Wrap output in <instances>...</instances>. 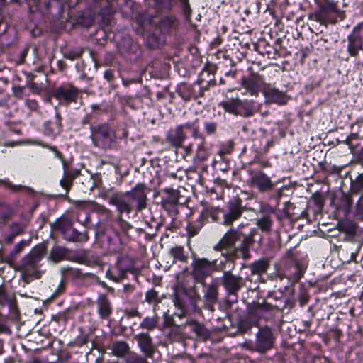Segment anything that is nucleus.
Returning <instances> with one entry per match:
<instances>
[{
  "mask_svg": "<svg viewBox=\"0 0 363 363\" xmlns=\"http://www.w3.org/2000/svg\"><path fill=\"white\" fill-rule=\"evenodd\" d=\"M252 242L251 235H247L234 229H230L223 235L215 248L218 250L225 248L229 250H240L244 255Z\"/></svg>",
  "mask_w": 363,
  "mask_h": 363,
  "instance_id": "obj_1",
  "label": "nucleus"
},
{
  "mask_svg": "<svg viewBox=\"0 0 363 363\" xmlns=\"http://www.w3.org/2000/svg\"><path fill=\"white\" fill-rule=\"evenodd\" d=\"M90 130V138L96 147L106 150L113 147L116 136L114 130L108 124L101 123L93 125L91 126Z\"/></svg>",
  "mask_w": 363,
  "mask_h": 363,
  "instance_id": "obj_2",
  "label": "nucleus"
},
{
  "mask_svg": "<svg viewBox=\"0 0 363 363\" xmlns=\"http://www.w3.org/2000/svg\"><path fill=\"white\" fill-rule=\"evenodd\" d=\"M97 210L102 213H109V211L103 206H98Z\"/></svg>",
  "mask_w": 363,
  "mask_h": 363,
  "instance_id": "obj_64",
  "label": "nucleus"
},
{
  "mask_svg": "<svg viewBox=\"0 0 363 363\" xmlns=\"http://www.w3.org/2000/svg\"><path fill=\"white\" fill-rule=\"evenodd\" d=\"M274 342V335L272 328L268 326L259 328L255 339L257 352H266L273 347Z\"/></svg>",
  "mask_w": 363,
  "mask_h": 363,
  "instance_id": "obj_6",
  "label": "nucleus"
},
{
  "mask_svg": "<svg viewBox=\"0 0 363 363\" xmlns=\"http://www.w3.org/2000/svg\"><path fill=\"white\" fill-rule=\"evenodd\" d=\"M129 193L128 196L131 201L134 200L137 203V208L138 211L142 210L145 207L146 205V193H145V185L144 184L139 183L135 185L131 191H126Z\"/></svg>",
  "mask_w": 363,
  "mask_h": 363,
  "instance_id": "obj_15",
  "label": "nucleus"
},
{
  "mask_svg": "<svg viewBox=\"0 0 363 363\" xmlns=\"http://www.w3.org/2000/svg\"><path fill=\"white\" fill-rule=\"evenodd\" d=\"M337 0H325L324 4L320 6V11L317 13L316 18L318 21L324 19V13L326 12L337 13Z\"/></svg>",
  "mask_w": 363,
  "mask_h": 363,
  "instance_id": "obj_23",
  "label": "nucleus"
},
{
  "mask_svg": "<svg viewBox=\"0 0 363 363\" xmlns=\"http://www.w3.org/2000/svg\"><path fill=\"white\" fill-rule=\"evenodd\" d=\"M301 276H302V273L299 271V269L298 267H296V273L294 275V281H298V279H300Z\"/></svg>",
  "mask_w": 363,
  "mask_h": 363,
  "instance_id": "obj_62",
  "label": "nucleus"
},
{
  "mask_svg": "<svg viewBox=\"0 0 363 363\" xmlns=\"http://www.w3.org/2000/svg\"><path fill=\"white\" fill-rule=\"evenodd\" d=\"M213 261L216 262L217 269H216L215 271L222 270L225 267V264H227L228 262L226 257H223L219 262L218 259H213Z\"/></svg>",
  "mask_w": 363,
  "mask_h": 363,
  "instance_id": "obj_53",
  "label": "nucleus"
},
{
  "mask_svg": "<svg viewBox=\"0 0 363 363\" xmlns=\"http://www.w3.org/2000/svg\"><path fill=\"white\" fill-rule=\"evenodd\" d=\"M38 262L30 259L25 257L23 259L22 270L26 279H37L39 277V272L38 270Z\"/></svg>",
  "mask_w": 363,
  "mask_h": 363,
  "instance_id": "obj_20",
  "label": "nucleus"
},
{
  "mask_svg": "<svg viewBox=\"0 0 363 363\" xmlns=\"http://www.w3.org/2000/svg\"><path fill=\"white\" fill-rule=\"evenodd\" d=\"M173 301L175 307L181 310V313L178 314V316L181 318L184 315L185 304L177 294Z\"/></svg>",
  "mask_w": 363,
  "mask_h": 363,
  "instance_id": "obj_42",
  "label": "nucleus"
},
{
  "mask_svg": "<svg viewBox=\"0 0 363 363\" xmlns=\"http://www.w3.org/2000/svg\"><path fill=\"white\" fill-rule=\"evenodd\" d=\"M350 191L352 194H363V174H359L355 179H351Z\"/></svg>",
  "mask_w": 363,
  "mask_h": 363,
  "instance_id": "obj_29",
  "label": "nucleus"
},
{
  "mask_svg": "<svg viewBox=\"0 0 363 363\" xmlns=\"http://www.w3.org/2000/svg\"><path fill=\"white\" fill-rule=\"evenodd\" d=\"M193 145L191 143L189 145L184 147L186 152L190 154L192 152Z\"/></svg>",
  "mask_w": 363,
  "mask_h": 363,
  "instance_id": "obj_63",
  "label": "nucleus"
},
{
  "mask_svg": "<svg viewBox=\"0 0 363 363\" xmlns=\"http://www.w3.org/2000/svg\"><path fill=\"white\" fill-rule=\"evenodd\" d=\"M45 251V248L44 245H39L35 246L31 252L26 256L28 258H30V259L37 261L39 262V261L43 257L44 253Z\"/></svg>",
  "mask_w": 363,
  "mask_h": 363,
  "instance_id": "obj_32",
  "label": "nucleus"
},
{
  "mask_svg": "<svg viewBox=\"0 0 363 363\" xmlns=\"http://www.w3.org/2000/svg\"><path fill=\"white\" fill-rule=\"evenodd\" d=\"M55 96L57 99H64L67 103L75 100L77 96V89L73 86L69 88L58 87L55 90Z\"/></svg>",
  "mask_w": 363,
  "mask_h": 363,
  "instance_id": "obj_21",
  "label": "nucleus"
},
{
  "mask_svg": "<svg viewBox=\"0 0 363 363\" xmlns=\"http://www.w3.org/2000/svg\"><path fill=\"white\" fill-rule=\"evenodd\" d=\"M199 119H196L195 121L192 122H186L183 124L178 125L179 127H182V130L184 131L186 129H189L190 130H192L197 125Z\"/></svg>",
  "mask_w": 363,
  "mask_h": 363,
  "instance_id": "obj_51",
  "label": "nucleus"
},
{
  "mask_svg": "<svg viewBox=\"0 0 363 363\" xmlns=\"http://www.w3.org/2000/svg\"><path fill=\"white\" fill-rule=\"evenodd\" d=\"M158 320L159 318L157 315L152 317L147 316L143 318L142 322L140 323L139 327L149 331L152 330L157 326Z\"/></svg>",
  "mask_w": 363,
  "mask_h": 363,
  "instance_id": "obj_27",
  "label": "nucleus"
},
{
  "mask_svg": "<svg viewBox=\"0 0 363 363\" xmlns=\"http://www.w3.org/2000/svg\"><path fill=\"white\" fill-rule=\"evenodd\" d=\"M14 296L12 293H8L4 286L0 285V308L11 303L14 300Z\"/></svg>",
  "mask_w": 363,
  "mask_h": 363,
  "instance_id": "obj_30",
  "label": "nucleus"
},
{
  "mask_svg": "<svg viewBox=\"0 0 363 363\" xmlns=\"http://www.w3.org/2000/svg\"><path fill=\"white\" fill-rule=\"evenodd\" d=\"M204 297L210 304H213L218 299V286L216 284H211L206 286Z\"/></svg>",
  "mask_w": 363,
  "mask_h": 363,
  "instance_id": "obj_24",
  "label": "nucleus"
},
{
  "mask_svg": "<svg viewBox=\"0 0 363 363\" xmlns=\"http://www.w3.org/2000/svg\"><path fill=\"white\" fill-rule=\"evenodd\" d=\"M88 239L86 234L81 233L75 229H72L71 240L74 241H85Z\"/></svg>",
  "mask_w": 363,
  "mask_h": 363,
  "instance_id": "obj_43",
  "label": "nucleus"
},
{
  "mask_svg": "<svg viewBox=\"0 0 363 363\" xmlns=\"http://www.w3.org/2000/svg\"><path fill=\"white\" fill-rule=\"evenodd\" d=\"M265 84L262 79L259 77L249 79L243 78L242 79V85L243 88L252 96H257L259 89L262 88Z\"/></svg>",
  "mask_w": 363,
  "mask_h": 363,
  "instance_id": "obj_19",
  "label": "nucleus"
},
{
  "mask_svg": "<svg viewBox=\"0 0 363 363\" xmlns=\"http://www.w3.org/2000/svg\"><path fill=\"white\" fill-rule=\"evenodd\" d=\"M186 326H189L191 330L194 333L197 337L207 338L209 335L208 330L206 329L203 325L199 323L196 320H187L185 323L178 325H174L172 328V332L175 333H182L183 330H185Z\"/></svg>",
  "mask_w": 363,
  "mask_h": 363,
  "instance_id": "obj_12",
  "label": "nucleus"
},
{
  "mask_svg": "<svg viewBox=\"0 0 363 363\" xmlns=\"http://www.w3.org/2000/svg\"><path fill=\"white\" fill-rule=\"evenodd\" d=\"M81 54L82 52L80 51H69L65 55V57L70 60H74L79 57Z\"/></svg>",
  "mask_w": 363,
  "mask_h": 363,
  "instance_id": "obj_55",
  "label": "nucleus"
},
{
  "mask_svg": "<svg viewBox=\"0 0 363 363\" xmlns=\"http://www.w3.org/2000/svg\"><path fill=\"white\" fill-rule=\"evenodd\" d=\"M249 184L250 186L257 189L260 192L269 191L274 186V183L270 177L262 171L252 174Z\"/></svg>",
  "mask_w": 363,
  "mask_h": 363,
  "instance_id": "obj_9",
  "label": "nucleus"
},
{
  "mask_svg": "<svg viewBox=\"0 0 363 363\" xmlns=\"http://www.w3.org/2000/svg\"><path fill=\"white\" fill-rule=\"evenodd\" d=\"M6 306H9V313L13 318L17 319L18 316V312L16 303V298L14 297V300H13L11 303H7Z\"/></svg>",
  "mask_w": 363,
  "mask_h": 363,
  "instance_id": "obj_45",
  "label": "nucleus"
},
{
  "mask_svg": "<svg viewBox=\"0 0 363 363\" xmlns=\"http://www.w3.org/2000/svg\"><path fill=\"white\" fill-rule=\"evenodd\" d=\"M222 279L223 286L229 294H235L241 287L242 278L233 274L230 271L223 272Z\"/></svg>",
  "mask_w": 363,
  "mask_h": 363,
  "instance_id": "obj_16",
  "label": "nucleus"
},
{
  "mask_svg": "<svg viewBox=\"0 0 363 363\" xmlns=\"http://www.w3.org/2000/svg\"><path fill=\"white\" fill-rule=\"evenodd\" d=\"M68 254L69 252L67 249L62 247H55L50 251V259L57 262L66 259Z\"/></svg>",
  "mask_w": 363,
  "mask_h": 363,
  "instance_id": "obj_26",
  "label": "nucleus"
},
{
  "mask_svg": "<svg viewBox=\"0 0 363 363\" xmlns=\"http://www.w3.org/2000/svg\"><path fill=\"white\" fill-rule=\"evenodd\" d=\"M242 213L241 200L238 198L233 199L229 201L228 210L223 214V224L231 225L241 216Z\"/></svg>",
  "mask_w": 363,
  "mask_h": 363,
  "instance_id": "obj_11",
  "label": "nucleus"
},
{
  "mask_svg": "<svg viewBox=\"0 0 363 363\" xmlns=\"http://www.w3.org/2000/svg\"><path fill=\"white\" fill-rule=\"evenodd\" d=\"M163 318H164V324L166 325H171L173 324V319L167 313H164L163 314Z\"/></svg>",
  "mask_w": 363,
  "mask_h": 363,
  "instance_id": "obj_56",
  "label": "nucleus"
},
{
  "mask_svg": "<svg viewBox=\"0 0 363 363\" xmlns=\"http://www.w3.org/2000/svg\"><path fill=\"white\" fill-rule=\"evenodd\" d=\"M268 267V264L264 260L255 262L252 265V271L254 273L259 274L264 272Z\"/></svg>",
  "mask_w": 363,
  "mask_h": 363,
  "instance_id": "obj_37",
  "label": "nucleus"
},
{
  "mask_svg": "<svg viewBox=\"0 0 363 363\" xmlns=\"http://www.w3.org/2000/svg\"><path fill=\"white\" fill-rule=\"evenodd\" d=\"M125 259H118L115 267L106 272V277L116 282H120L125 277L128 272L132 271V267L126 264Z\"/></svg>",
  "mask_w": 363,
  "mask_h": 363,
  "instance_id": "obj_13",
  "label": "nucleus"
},
{
  "mask_svg": "<svg viewBox=\"0 0 363 363\" xmlns=\"http://www.w3.org/2000/svg\"><path fill=\"white\" fill-rule=\"evenodd\" d=\"M166 196L162 198V204L164 208L176 206L179 202V194L172 189H165Z\"/></svg>",
  "mask_w": 363,
  "mask_h": 363,
  "instance_id": "obj_22",
  "label": "nucleus"
},
{
  "mask_svg": "<svg viewBox=\"0 0 363 363\" xmlns=\"http://www.w3.org/2000/svg\"><path fill=\"white\" fill-rule=\"evenodd\" d=\"M171 256L173 257L174 261L178 260L180 262H185L187 257L184 255V248L182 247H175L170 250Z\"/></svg>",
  "mask_w": 363,
  "mask_h": 363,
  "instance_id": "obj_35",
  "label": "nucleus"
},
{
  "mask_svg": "<svg viewBox=\"0 0 363 363\" xmlns=\"http://www.w3.org/2000/svg\"><path fill=\"white\" fill-rule=\"evenodd\" d=\"M0 333L5 334H11V330L9 328L6 322V317L0 313Z\"/></svg>",
  "mask_w": 363,
  "mask_h": 363,
  "instance_id": "obj_44",
  "label": "nucleus"
},
{
  "mask_svg": "<svg viewBox=\"0 0 363 363\" xmlns=\"http://www.w3.org/2000/svg\"><path fill=\"white\" fill-rule=\"evenodd\" d=\"M204 128L207 134H213L217 128V124L214 122H206L204 124Z\"/></svg>",
  "mask_w": 363,
  "mask_h": 363,
  "instance_id": "obj_50",
  "label": "nucleus"
},
{
  "mask_svg": "<svg viewBox=\"0 0 363 363\" xmlns=\"http://www.w3.org/2000/svg\"><path fill=\"white\" fill-rule=\"evenodd\" d=\"M192 137L197 143H206L205 138L199 132V128L196 125L192 130Z\"/></svg>",
  "mask_w": 363,
  "mask_h": 363,
  "instance_id": "obj_47",
  "label": "nucleus"
},
{
  "mask_svg": "<svg viewBox=\"0 0 363 363\" xmlns=\"http://www.w3.org/2000/svg\"><path fill=\"white\" fill-rule=\"evenodd\" d=\"M72 221L67 218H61L56 221L55 228L65 234L72 227Z\"/></svg>",
  "mask_w": 363,
  "mask_h": 363,
  "instance_id": "obj_36",
  "label": "nucleus"
},
{
  "mask_svg": "<svg viewBox=\"0 0 363 363\" xmlns=\"http://www.w3.org/2000/svg\"><path fill=\"white\" fill-rule=\"evenodd\" d=\"M352 203V200L350 194L347 193H342L341 198V206L344 208L346 211H349Z\"/></svg>",
  "mask_w": 363,
  "mask_h": 363,
  "instance_id": "obj_39",
  "label": "nucleus"
},
{
  "mask_svg": "<svg viewBox=\"0 0 363 363\" xmlns=\"http://www.w3.org/2000/svg\"><path fill=\"white\" fill-rule=\"evenodd\" d=\"M0 213L3 218H6L10 214V208L7 205L0 204Z\"/></svg>",
  "mask_w": 363,
  "mask_h": 363,
  "instance_id": "obj_54",
  "label": "nucleus"
},
{
  "mask_svg": "<svg viewBox=\"0 0 363 363\" xmlns=\"http://www.w3.org/2000/svg\"><path fill=\"white\" fill-rule=\"evenodd\" d=\"M187 135L184 131L182 130V127L177 125L174 128H171L166 137L168 143L174 147H182L183 142L186 139Z\"/></svg>",
  "mask_w": 363,
  "mask_h": 363,
  "instance_id": "obj_17",
  "label": "nucleus"
},
{
  "mask_svg": "<svg viewBox=\"0 0 363 363\" xmlns=\"http://www.w3.org/2000/svg\"><path fill=\"white\" fill-rule=\"evenodd\" d=\"M191 274L198 282H203L216 268V261H209L206 258L194 259L192 264Z\"/></svg>",
  "mask_w": 363,
  "mask_h": 363,
  "instance_id": "obj_4",
  "label": "nucleus"
},
{
  "mask_svg": "<svg viewBox=\"0 0 363 363\" xmlns=\"http://www.w3.org/2000/svg\"><path fill=\"white\" fill-rule=\"evenodd\" d=\"M157 300V292L155 290H149L145 294V301L149 303H153Z\"/></svg>",
  "mask_w": 363,
  "mask_h": 363,
  "instance_id": "obj_46",
  "label": "nucleus"
},
{
  "mask_svg": "<svg viewBox=\"0 0 363 363\" xmlns=\"http://www.w3.org/2000/svg\"><path fill=\"white\" fill-rule=\"evenodd\" d=\"M14 96L18 99L23 97V88L20 86H14L12 88Z\"/></svg>",
  "mask_w": 363,
  "mask_h": 363,
  "instance_id": "obj_52",
  "label": "nucleus"
},
{
  "mask_svg": "<svg viewBox=\"0 0 363 363\" xmlns=\"http://www.w3.org/2000/svg\"><path fill=\"white\" fill-rule=\"evenodd\" d=\"M117 222L123 233H128V231L131 228L130 223L123 220L121 216L118 218Z\"/></svg>",
  "mask_w": 363,
  "mask_h": 363,
  "instance_id": "obj_49",
  "label": "nucleus"
},
{
  "mask_svg": "<svg viewBox=\"0 0 363 363\" xmlns=\"http://www.w3.org/2000/svg\"><path fill=\"white\" fill-rule=\"evenodd\" d=\"M71 183L70 179H65L60 181V184L65 189H67Z\"/></svg>",
  "mask_w": 363,
  "mask_h": 363,
  "instance_id": "obj_60",
  "label": "nucleus"
},
{
  "mask_svg": "<svg viewBox=\"0 0 363 363\" xmlns=\"http://www.w3.org/2000/svg\"><path fill=\"white\" fill-rule=\"evenodd\" d=\"M129 193H117L111 196L108 202L116 207L117 211L121 215L125 213L130 214L132 211L131 199L128 196Z\"/></svg>",
  "mask_w": 363,
  "mask_h": 363,
  "instance_id": "obj_10",
  "label": "nucleus"
},
{
  "mask_svg": "<svg viewBox=\"0 0 363 363\" xmlns=\"http://www.w3.org/2000/svg\"><path fill=\"white\" fill-rule=\"evenodd\" d=\"M270 310L271 306L268 304H254L250 309L247 320L241 325L240 328L244 332H247L252 326H258V320L266 318Z\"/></svg>",
  "mask_w": 363,
  "mask_h": 363,
  "instance_id": "obj_5",
  "label": "nucleus"
},
{
  "mask_svg": "<svg viewBox=\"0 0 363 363\" xmlns=\"http://www.w3.org/2000/svg\"><path fill=\"white\" fill-rule=\"evenodd\" d=\"M60 272L65 279H74L79 277L81 275V272L78 269L70 267H62Z\"/></svg>",
  "mask_w": 363,
  "mask_h": 363,
  "instance_id": "obj_31",
  "label": "nucleus"
},
{
  "mask_svg": "<svg viewBox=\"0 0 363 363\" xmlns=\"http://www.w3.org/2000/svg\"><path fill=\"white\" fill-rule=\"evenodd\" d=\"M273 224V220L269 216H264L258 218L256 221L257 226L263 232L269 233L271 231Z\"/></svg>",
  "mask_w": 363,
  "mask_h": 363,
  "instance_id": "obj_28",
  "label": "nucleus"
},
{
  "mask_svg": "<svg viewBox=\"0 0 363 363\" xmlns=\"http://www.w3.org/2000/svg\"><path fill=\"white\" fill-rule=\"evenodd\" d=\"M206 143H197V148L196 150V157L200 162L205 161L208 157V152L205 147Z\"/></svg>",
  "mask_w": 363,
  "mask_h": 363,
  "instance_id": "obj_34",
  "label": "nucleus"
},
{
  "mask_svg": "<svg viewBox=\"0 0 363 363\" xmlns=\"http://www.w3.org/2000/svg\"><path fill=\"white\" fill-rule=\"evenodd\" d=\"M26 106L30 110H36L37 107H38V104H37L36 101H35V100H27Z\"/></svg>",
  "mask_w": 363,
  "mask_h": 363,
  "instance_id": "obj_57",
  "label": "nucleus"
},
{
  "mask_svg": "<svg viewBox=\"0 0 363 363\" xmlns=\"http://www.w3.org/2000/svg\"><path fill=\"white\" fill-rule=\"evenodd\" d=\"M135 340L137 341L138 345L140 351L146 357H152L156 347L153 344L152 339L147 333H140L135 335Z\"/></svg>",
  "mask_w": 363,
  "mask_h": 363,
  "instance_id": "obj_14",
  "label": "nucleus"
},
{
  "mask_svg": "<svg viewBox=\"0 0 363 363\" xmlns=\"http://www.w3.org/2000/svg\"><path fill=\"white\" fill-rule=\"evenodd\" d=\"M347 52L351 56H357L363 49V33L360 25L355 26L352 32L347 36Z\"/></svg>",
  "mask_w": 363,
  "mask_h": 363,
  "instance_id": "obj_8",
  "label": "nucleus"
},
{
  "mask_svg": "<svg viewBox=\"0 0 363 363\" xmlns=\"http://www.w3.org/2000/svg\"><path fill=\"white\" fill-rule=\"evenodd\" d=\"M11 228L16 234H20L23 231V226L18 223H13Z\"/></svg>",
  "mask_w": 363,
  "mask_h": 363,
  "instance_id": "obj_58",
  "label": "nucleus"
},
{
  "mask_svg": "<svg viewBox=\"0 0 363 363\" xmlns=\"http://www.w3.org/2000/svg\"><path fill=\"white\" fill-rule=\"evenodd\" d=\"M230 114L248 117L253 114L252 105L247 101H242L238 96L227 98L219 104Z\"/></svg>",
  "mask_w": 363,
  "mask_h": 363,
  "instance_id": "obj_3",
  "label": "nucleus"
},
{
  "mask_svg": "<svg viewBox=\"0 0 363 363\" xmlns=\"http://www.w3.org/2000/svg\"><path fill=\"white\" fill-rule=\"evenodd\" d=\"M202 225L203 222L201 216L195 223H189L186 228L189 235L194 236L196 235L202 228Z\"/></svg>",
  "mask_w": 363,
  "mask_h": 363,
  "instance_id": "obj_33",
  "label": "nucleus"
},
{
  "mask_svg": "<svg viewBox=\"0 0 363 363\" xmlns=\"http://www.w3.org/2000/svg\"><path fill=\"white\" fill-rule=\"evenodd\" d=\"M262 91L265 97V102L267 104H276L282 106L286 104L289 99L284 92L270 84H264Z\"/></svg>",
  "mask_w": 363,
  "mask_h": 363,
  "instance_id": "obj_7",
  "label": "nucleus"
},
{
  "mask_svg": "<svg viewBox=\"0 0 363 363\" xmlns=\"http://www.w3.org/2000/svg\"><path fill=\"white\" fill-rule=\"evenodd\" d=\"M180 2L183 12L186 17H189L191 13L188 0H178Z\"/></svg>",
  "mask_w": 363,
  "mask_h": 363,
  "instance_id": "obj_48",
  "label": "nucleus"
},
{
  "mask_svg": "<svg viewBox=\"0 0 363 363\" xmlns=\"http://www.w3.org/2000/svg\"><path fill=\"white\" fill-rule=\"evenodd\" d=\"M104 77L107 79L108 81H111L113 78V74L111 71H106L104 73Z\"/></svg>",
  "mask_w": 363,
  "mask_h": 363,
  "instance_id": "obj_61",
  "label": "nucleus"
},
{
  "mask_svg": "<svg viewBox=\"0 0 363 363\" xmlns=\"http://www.w3.org/2000/svg\"><path fill=\"white\" fill-rule=\"evenodd\" d=\"M178 94L184 101H189L193 97V94L190 88L186 86L180 88L178 91Z\"/></svg>",
  "mask_w": 363,
  "mask_h": 363,
  "instance_id": "obj_41",
  "label": "nucleus"
},
{
  "mask_svg": "<svg viewBox=\"0 0 363 363\" xmlns=\"http://www.w3.org/2000/svg\"><path fill=\"white\" fill-rule=\"evenodd\" d=\"M243 347L251 351H257V349H255V342L253 343L252 342H245L243 343Z\"/></svg>",
  "mask_w": 363,
  "mask_h": 363,
  "instance_id": "obj_59",
  "label": "nucleus"
},
{
  "mask_svg": "<svg viewBox=\"0 0 363 363\" xmlns=\"http://www.w3.org/2000/svg\"><path fill=\"white\" fill-rule=\"evenodd\" d=\"M0 184L4 185L6 188L10 189L12 191H19L24 189V186L21 185H14L11 184L9 179L0 180Z\"/></svg>",
  "mask_w": 363,
  "mask_h": 363,
  "instance_id": "obj_40",
  "label": "nucleus"
},
{
  "mask_svg": "<svg viewBox=\"0 0 363 363\" xmlns=\"http://www.w3.org/2000/svg\"><path fill=\"white\" fill-rule=\"evenodd\" d=\"M125 363H148L145 358L136 354L129 353L125 359Z\"/></svg>",
  "mask_w": 363,
  "mask_h": 363,
  "instance_id": "obj_38",
  "label": "nucleus"
},
{
  "mask_svg": "<svg viewBox=\"0 0 363 363\" xmlns=\"http://www.w3.org/2000/svg\"><path fill=\"white\" fill-rule=\"evenodd\" d=\"M111 350L114 355L117 357H123L128 352L130 348L125 342L118 341L113 343Z\"/></svg>",
  "mask_w": 363,
  "mask_h": 363,
  "instance_id": "obj_25",
  "label": "nucleus"
},
{
  "mask_svg": "<svg viewBox=\"0 0 363 363\" xmlns=\"http://www.w3.org/2000/svg\"><path fill=\"white\" fill-rule=\"evenodd\" d=\"M96 303L97 313L101 318L106 319L112 313L111 303L106 294H100Z\"/></svg>",
  "mask_w": 363,
  "mask_h": 363,
  "instance_id": "obj_18",
  "label": "nucleus"
}]
</instances>
